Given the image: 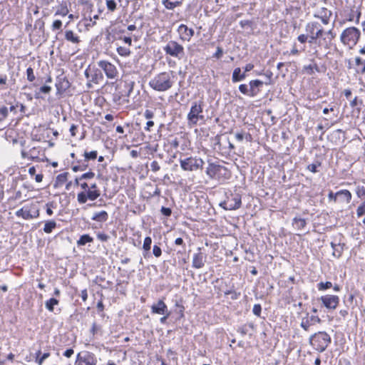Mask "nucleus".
<instances>
[{"mask_svg":"<svg viewBox=\"0 0 365 365\" xmlns=\"http://www.w3.org/2000/svg\"><path fill=\"white\" fill-rule=\"evenodd\" d=\"M205 173L210 179L217 181L219 184H225L232 177V173L227 168L212 160H207Z\"/></svg>","mask_w":365,"mask_h":365,"instance_id":"nucleus-1","label":"nucleus"},{"mask_svg":"<svg viewBox=\"0 0 365 365\" xmlns=\"http://www.w3.org/2000/svg\"><path fill=\"white\" fill-rule=\"evenodd\" d=\"M173 85L171 74L168 72L160 73L149 81V86L153 90L159 92L169 90Z\"/></svg>","mask_w":365,"mask_h":365,"instance_id":"nucleus-2","label":"nucleus"},{"mask_svg":"<svg viewBox=\"0 0 365 365\" xmlns=\"http://www.w3.org/2000/svg\"><path fill=\"white\" fill-rule=\"evenodd\" d=\"M331 341V336L326 331H318L309 337L310 345L314 349L320 353L327 349Z\"/></svg>","mask_w":365,"mask_h":365,"instance_id":"nucleus-3","label":"nucleus"},{"mask_svg":"<svg viewBox=\"0 0 365 365\" xmlns=\"http://www.w3.org/2000/svg\"><path fill=\"white\" fill-rule=\"evenodd\" d=\"M204 101L202 100L195 101L192 103L190 110L187 115V123L190 125H195L197 123L205 121L203 115Z\"/></svg>","mask_w":365,"mask_h":365,"instance_id":"nucleus-4","label":"nucleus"},{"mask_svg":"<svg viewBox=\"0 0 365 365\" xmlns=\"http://www.w3.org/2000/svg\"><path fill=\"white\" fill-rule=\"evenodd\" d=\"M225 199L219 205L225 210H235L241 207L242 197L239 193L230 192L225 194Z\"/></svg>","mask_w":365,"mask_h":365,"instance_id":"nucleus-5","label":"nucleus"},{"mask_svg":"<svg viewBox=\"0 0 365 365\" xmlns=\"http://www.w3.org/2000/svg\"><path fill=\"white\" fill-rule=\"evenodd\" d=\"M360 36L361 32L357 28L349 27L342 31L340 40L344 45H356Z\"/></svg>","mask_w":365,"mask_h":365,"instance_id":"nucleus-6","label":"nucleus"},{"mask_svg":"<svg viewBox=\"0 0 365 365\" xmlns=\"http://www.w3.org/2000/svg\"><path fill=\"white\" fill-rule=\"evenodd\" d=\"M16 216L24 220H31L36 218L39 215L38 205L36 203L27 204L18 210Z\"/></svg>","mask_w":365,"mask_h":365,"instance_id":"nucleus-7","label":"nucleus"},{"mask_svg":"<svg viewBox=\"0 0 365 365\" xmlns=\"http://www.w3.org/2000/svg\"><path fill=\"white\" fill-rule=\"evenodd\" d=\"M52 74L56 78L55 86L56 88V93L62 94L70 87L71 83L64 75L63 68H56Z\"/></svg>","mask_w":365,"mask_h":365,"instance_id":"nucleus-8","label":"nucleus"},{"mask_svg":"<svg viewBox=\"0 0 365 365\" xmlns=\"http://www.w3.org/2000/svg\"><path fill=\"white\" fill-rule=\"evenodd\" d=\"M204 163V161L200 158L192 156L180 160V167L185 171H195L199 169L202 170Z\"/></svg>","mask_w":365,"mask_h":365,"instance_id":"nucleus-9","label":"nucleus"},{"mask_svg":"<svg viewBox=\"0 0 365 365\" xmlns=\"http://www.w3.org/2000/svg\"><path fill=\"white\" fill-rule=\"evenodd\" d=\"M166 55L181 59L185 56L184 47L175 41H170L163 47Z\"/></svg>","mask_w":365,"mask_h":365,"instance_id":"nucleus-10","label":"nucleus"},{"mask_svg":"<svg viewBox=\"0 0 365 365\" xmlns=\"http://www.w3.org/2000/svg\"><path fill=\"white\" fill-rule=\"evenodd\" d=\"M97 362V358L93 353L83 351L77 354L75 365H96Z\"/></svg>","mask_w":365,"mask_h":365,"instance_id":"nucleus-11","label":"nucleus"},{"mask_svg":"<svg viewBox=\"0 0 365 365\" xmlns=\"http://www.w3.org/2000/svg\"><path fill=\"white\" fill-rule=\"evenodd\" d=\"M213 141V149L221 156L228 157L230 156V150L227 149V137H221L220 135H216Z\"/></svg>","mask_w":365,"mask_h":365,"instance_id":"nucleus-12","label":"nucleus"},{"mask_svg":"<svg viewBox=\"0 0 365 365\" xmlns=\"http://www.w3.org/2000/svg\"><path fill=\"white\" fill-rule=\"evenodd\" d=\"M98 64L108 78L114 79L117 77L118 70L115 65L108 61H100Z\"/></svg>","mask_w":365,"mask_h":365,"instance_id":"nucleus-13","label":"nucleus"},{"mask_svg":"<svg viewBox=\"0 0 365 365\" xmlns=\"http://www.w3.org/2000/svg\"><path fill=\"white\" fill-rule=\"evenodd\" d=\"M322 305L327 309H335L339 303V297L337 295L326 294L319 298Z\"/></svg>","mask_w":365,"mask_h":365,"instance_id":"nucleus-14","label":"nucleus"},{"mask_svg":"<svg viewBox=\"0 0 365 365\" xmlns=\"http://www.w3.org/2000/svg\"><path fill=\"white\" fill-rule=\"evenodd\" d=\"M207 259V255L202 252L200 247L197 248V252L195 253L192 257V266L195 269H201L204 267Z\"/></svg>","mask_w":365,"mask_h":365,"instance_id":"nucleus-15","label":"nucleus"},{"mask_svg":"<svg viewBox=\"0 0 365 365\" xmlns=\"http://www.w3.org/2000/svg\"><path fill=\"white\" fill-rule=\"evenodd\" d=\"M177 31L180 36V38L183 41H190L195 34L192 29L188 28L185 24H182L178 26Z\"/></svg>","mask_w":365,"mask_h":365,"instance_id":"nucleus-16","label":"nucleus"},{"mask_svg":"<svg viewBox=\"0 0 365 365\" xmlns=\"http://www.w3.org/2000/svg\"><path fill=\"white\" fill-rule=\"evenodd\" d=\"M321 319L318 316L312 315L309 317V313H307L306 317H303L300 324V327L304 331H309V327L315 323H320Z\"/></svg>","mask_w":365,"mask_h":365,"instance_id":"nucleus-17","label":"nucleus"},{"mask_svg":"<svg viewBox=\"0 0 365 365\" xmlns=\"http://www.w3.org/2000/svg\"><path fill=\"white\" fill-rule=\"evenodd\" d=\"M30 156L32 159H36L38 161H44L46 160V149L41 147H33L30 151Z\"/></svg>","mask_w":365,"mask_h":365,"instance_id":"nucleus-18","label":"nucleus"},{"mask_svg":"<svg viewBox=\"0 0 365 365\" xmlns=\"http://www.w3.org/2000/svg\"><path fill=\"white\" fill-rule=\"evenodd\" d=\"M264 82L259 79L252 80L249 83L250 97L257 96L261 91Z\"/></svg>","mask_w":365,"mask_h":365,"instance_id":"nucleus-19","label":"nucleus"},{"mask_svg":"<svg viewBox=\"0 0 365 365\" xmlns=\"http://www.w3.org/2000/svg\"><path fill=\"white\" fill-rule=\"evenodd\" d=\"M150 309L153 314H164L169 312L167 305L163 299H159L156 303H154Z\"/></svg>","mask_w":365,"mask_h":365,"instance_id":"nucleus-20","label":"nucleus"},{"mask_svg":"<svg viewBox=\"0 0 365 365\" xmlns=\"http://www.w3.org/2000/svg\"><path fill=\"white\" fill-rule=\"evenodd\" d=\"M46 128L43 126L35 127L31 131V138L33 140L38 142H44Z\"/></svg>","mask_w":365,"mask_h":365,"instance_id":"nucleus-21","label":"nucleus"},{"mask_svg":"<svg viewBox=\"0 0 365 365\" xmlns=\"http://www.w3.org/2000/svg\"><path fill=\"white\" fill-rule=\"evenodd\" d=\"M47 310L58 314L61 312V309L59 307V301L56 297H51L47 300Z\"/></svg>","mask_w":365,"mask_h":365,"instance_id":"nucleus-22","label":"nucleus"},{"mask_svg":"<svg viewBox=\"0 0 365 365\" xmlns=\"http://www.w3.org/2000/svg\"><path fill=\"white\" fill-rule=\"evenodd\" d=\"M332 15V12L330 10H328L327 8H322L320 11V15L314 14V17L320 19L322 22L327 25L329 23V19Z\"/></svg>","mask_w":365,"mask_h":365,"instance_id":"nucleus-23","label":"nucleus"},{"mask_svg":"<svg viewBox=\"0 0 365 365\" xmlns=\"http://www.w3.org/2000/svg\"><path fill=\"white\" fill-rule=\"evenodd\" d=\"M91 220L97 222L103 223L108 220V214L105 210L96 212L93 215Z\"/></svg>","mask_w":365,"mask_h":365,"instance_id":"nucleus-24","label":"nucleus"},{"mask_svg":"<svg viewBox=\"0 0 365 365\" xmlns=\"http://www.w3.org/2000/svg\"><path fill=\"white\" fill-rule=\"evenodd\" d=\"M182 0H162V4L168 10H174L176 7L180 6Z\"/></svg>","mask_w":365,"mask_h":365,"instance_id":"nucleus-25","label":"nucleus"},{"mask_svg":"<svg viewBox=\"0 0 365 365\" xmlns=\"http://www.w3.org/2000/svg\"><path fill=\"white\" fill-rule=\"evenodd\" d=\"M246 78V74L245 73H242L241 72V68H235L232 72V81L233 83H237V82H239V81H243L245 78Z\"/></svg>","mask_w":365,"mask_h":365,"instance_id":"nucleus-26","label":"nucleus"},{"mask_svg":"<svg viewBox=\"0 0 365 365\" xmlns=\"http://www.w3.org/2000/svg\"><path fill=\"white\" fill-rule=\"evenodd\" d=\"M65 39L72 43H78L81 41L79 36L73 33L71 30H67L65 31Z\"/></svg>","mask_w":365,"mask_h":365,"instance_id":"nucleus-27","label":"nucleus"},{"mask_svg":"<svg viewBox=\"0 0 365 365\" xmlns=\"http://www.w3.org/2000/svg\"><path fill=\"white\" fill-rule=\"evenodd\" d=\"M68 175V173L66 172L58 175L54 183V187L57 188L65 184L67 181Z\"/></svg>","mask_w":365,"mask_h":365,"instance_id":"nucleus-28","label":"nucleus"},{"mask_svg":"<svg viewBox=\"0 0 365 365\" xmlns=\"http://www.w3.org/2000/svg\"><path fill=\"white\" fill-rule=\"evenodd\" d=\"M327 36V37L322 38V40L324 43V47L326 48H329V45L331 44V41L336 37V33L334 32L333 29H330L324 33Z\"/></svg>","mask_w":365,"mask_h":365,"instance_id":"nucleus-29","label":"nucleus"},{"mask_svg":"<svg viewBox=\"0 0 365 365\" xmlns=\"http://www.w3.org/2000/svg\"><path fill=\"white\" fill-rule=\"evenodd\" d=\"M292 225L295 226L298 230H301L306 227L307 221L304 218L295 217L292 220Z\"/></svg>","mask_w":365,"mask_h":365,"instance_id":"nucleus-30","label":"nucleus"},{"mask_svg":"<svg viewBox=\"0 0 365 365\" xmlns=\"http://www.w3.org/2000/svg\"><path fill=\"white\" fill-rule=\"evenodd\" d=\"M93 238L88 234L82 235L77 241L78 246H84L87 243L93 242Z\"/></svg>","mask_w":365,"mask_h":365,"instance_id":"nucleus-31","label":"nucleus"},{"mask_svg":"<svg viewBox=\"0 0 365 365\" xmlns=\"http://www.w3.org/2000/svg\"><path fill=\"white\" fill-rule=\"evenodd\" d=\"M318 26L317 21H311L307 24L305 26V31L307 35H314L316 32V28Z\"/></svg>","mask_w":365,"mask_h":365,"instance_id":"nucleus-32","label":"nucleus"},{"mask_svg":"<svg viewBox=\"0 0 365 365\" xmlns=\"http://www.w3.org/2000/svg\"><path fill=\"white\" fill-rule=\"evenodd\" d=\"M103 79V76L100 70H96L91 76V81L94 83H100Z\"/></svg>","mask_w":365,"mask_h":365,"instance_id":"nucleus-33","label":"nucleus"},{"mask_svg":"<svg viewBox=\"0 0 365 365\" xmlns=\"http://www.w3.org/2000/svg\"><path fill=\"white\" fill-rule=\"evenodd\" d=\"M344 247H345L344 243H341V242L337 243V246L336 247V248H334V250L333 251V253H332L333 256L336 258H339L343 253Z\"/></svg>","mask_w":365,"mask_h":365,"instance_id":"nucleus-34","label":"nucleus"},{"mask_svg":"<svg viewBox=\"0 0 365 365\" xmlns=\"http://www.w3.org/2000/svg\"><path fill=\"white\" fill-rule=\"evenodd\" d=\"M86 193L88 199L91 201L96 200L101 195L100 190H91L88 189Z\"/></svg>","mask_w":365,"mask_h":365,"instance_id":"nucleus-35","label":"nucleus"},{"mask_svg":"<svg viewBox=\"0 0 365 365\" xmlns=\"http://www.w3.org/2000/svg\"><path fill=\"white\" fill-rule=\"evenodd\" d=\"M83 156H84L85 161L96 160L98 156V152L96 150H92L90 152L85 151Z\"/></svg>","mask_w":365,"mask_h":365,"instance_id":"nucleus-36","label":"nucleus"},{"mask_svg":"<svg viewBox=\"0 0 365 365\" xmlns=\"http://www.w3.org/2000/svg\"><path fill=\"white\" fill-rule=\"evenodd\" d=\"M337 194L339 196H342L347 203L351 201L352 197L351 193L348 190H341L337 192Z\"/></svg>","mask_w":365,"mask_h":365,"instance_id":"nucleus-37","label":"nucleus"},{"mask_svg":"<svg viewBox=\"0 0 365 365\" xmlns=\"http://www.w3.org/2000/svg\"><path fill=\"white\" fill-rule=\"evenodd\" d=\"M331 287H332V283L329 281H327L325 282H320L317 284V289L319 291H325Z\"/></svg>","mask_w":365,"mask_h":365,"instance_id":"nucleus-38","label":"nucleus"},{"mask_svg":"<svg viewBox=\"0 0 365 365\" xmlns=\"http://www.w3.org/2000/svg\"><path fill=\"white\" fill-rule=\"evenodd\" d=\"M248 327L253 329L254 325L252 323L244 324L238 328L237 331L241 334L242 336H245L248 333Z\"/></svg>","mask_w":365,"mask_h":365,"instance_id":"nucleus-39","label":"nucleus"},{"mask_svg":"<svg viewBox=\"0 0 365 365\" xmlns=\"http://www.w3.org/2000/svg\"><path fill=\"white\" fill-rule=\"evenodd\" d=\"M361 13L359 9H356V11L351 10V12L349 18V21H353L354 18L355 17L356 23L359 24V19L361 17Z\"/></svg>","mask_w":365,"mask_h":365,"instance_id":"nucleus-40","label":"nucleus"},{"mask_svg":"<svg viewBox=\"0 0 365 365\" xmlns=\"http://www.w3.org/2000/svg\"><path fill=\"white\" fill-rule=\"evenodd\" d=\"M117 52L120 56H128L130 54V50L128 47L119 46L117 48Z\"/></svg>","mask_w":365,"mask_h":365,"instance_id":"nucleus-41","label":"nucleus"},{"mask_svg":"<svg viewBox=\"0 0 365 365\" xmlns=\"http://www.w3.org/2000/svg\"><path fill=\"white\" fill-rule=\"evenodd\" d=\"M152 239L150 237L148 236L145 237L143 244V250L150 251L151 248Z\"/></svg>","mask_w":365,"mask_h":365,"instance_id":"nucleus-42","label":"nucleus"},{"mask_svg":"<svg viewBox=\"0 0 365 365\" xmlns=\"http://www.w3.org/2000/svg\"><path fill=\"white\" fill-rule=\"evenodd\" d=\"M321 165H322V163H321V162H320V161H319V160H316L314 163H312V164L309 165L307 166V169H308L310 172H312V173H317V172H318V170H317V168H318V167H319V166H321Z\"/></svg>","mask_w":365,"mask_h":365,"instance_id":"nucleus-43","label":"nucleus"},{"mask_svg":"<svg viewBox=\"0 0 365 365\" xmlns=\"http://www.w3.org/2000/svg\"><path fill=\"white\" fill-rule=\"evenodd\" d=\"M88 197H86V192H80L79 193H78L77 195V200L78 202L80 203V204H84L87 202L88 200Z\"/></svg>","mask_w":365,"mask_h":365,"instance_id":"nucleus-44","label":"nucleus"},{"mask_svg":"<svg viewBox=\"0 0 365 365\" xmlns=\"http://www.w3.org/2000/svg\"><path fill=\"white\" fill-rule=\"evenodd\" d=\"M356 194L358 197L362 199L365 197V187L364 186H357L356 187Z\"/></svg>","mask_w":365,"mask_h":365,"instance_id":"nucleus-45","label":"nucleus"},{"mask_svg":"<svg viewBox=\"0 0 365 365\" xmlns=\"http://www.w3.org/2000/svg\"><path fill=\"white\" fill-rule=\"evenodd\" d=\"M8 82V77L6 74L0 75V90L6 89Z\"/></svg>","mask_w":365,"mask_h":365,"instance_id":"nucleus-46","label":"nucleus"},{"mask_svg":"<svg viewBox=\"0 0 365 365\" xmlns=\"http://www.w3.org/2000/svg\"><path fill=\"white\" fill-rule=\"evenodd\" d=\"M22 198V194H21V192L20 190H18V191H15L14 194L13 196L10 197L8 200L9 201H22L21 200Z\"/></svg>","mask_w":365,"mask_h":365,"instance_id":"nucleus-47","label":"nucleus"},{"mask_svg":"<svg viewBox=\"0 0 365 365\" xmlns=\"http://www.w3.org/2000/svg\"><path fill=\"white\" fill-rule=\"evenodd\" d=\"M239 91L244 95L248 96L250 97V88L247 84H240L239 86Z\"/></svg>","mask_w":365,"mask_h":365,"instance_id":"nucleus-48","label":"nucleus"},{"mask_svg":"<svg viewBox=\"0 0 365 365\" xmlns=\"http://www.w3.org/2000/svg\"><path fill=\"white\" fill-rule=\"evenodd\" d=\"M365 215V202L364 201L358 207L356 210V215L360 217Z\"/></svg>","mask_w":365,"mask_h":365,"instance_id":"nucleus-49","label":"nucleus"},{"mask_svg":"<svg viewBox=\"0 0 365 365\" xmlns=\"http://www.w3.org/2000/svg\"><path fill=\"white\" fill-rule=\"evenodd\" d=\"M95 176V173L90 170L87 173H85L83 174H82L80 177H79V179H81V180H90V179H92Z\"/></svg>","mask_w":365,"mask_h":365,"instance_id":"nucleus-50","label":"nucleus"},{"mask_svg":"<svg viewBox=\"0 0 365 365\" xmlns=\"http://www.w3.org/2000/svg\"><path fill=\"white\" fill-rule=\"evenodd\" d=\"M106 6L109 11H113L116 9V2L115 0H107Z\"/></svg>","mask_w":365,"mask_h":365,"instance_id":"nucleus-51","label":"nucleus"},{"mask_svg":"<svg viewBox=\"0 0 365 365\" xmlns=\"http://www.w3.org/2000/svg\"><path fill=\"white\" fill-rule=\"evenodd\" d=\"M26 76H27V79L29 81H34L35 80V75L34 73V70L31 67H29L26 69Z\"/></svg>","mask_w":365,"mask_h":365,"instance_id":"nucleus-52","label":"nucleus"},{"mask_svg":"<svg viewBox=\"0 0 365 365\" xmlns=\"http://www.w3.org/2000/svg\"><path fill=\"white\" fill-rule=\"evenodd\" d=\"M88 161H85V159L83 160H78L76 161V163H78L80 165L81 171H84L87 170L88 168Z\"/></svg>","mask_w":365,"mask_h":365,"instance_id":"nucleus-53","label":"nucleus"},{"mask_svg":"<svg viewBox=\"0 0 365 365\" xmlns=\"http://www.w3.org/2000/svg\"><path fill=\"white\" fill-rule=\"evenodd\" d=\"M153 254L155 257H160L162 255L161 248L158 245H154L153 247Z\"/></svg>","mask_w":365,"mask_h":365,"instance_id":"nucleus-54","label":"nucleus"},{"mask_svg":"<svg viewBox=\"0 0 365 365\" xmlns=\"http://www.w3.org/2000/svg\"><path fill=\"white\" fill-rule=\"evenodd\" d=\"M252 312L257 317H260L262 312L261 305L259 304H255L252 309Z\"/></svg>","mask_w":365,"mask_h":365,"instance_id":"nucleus-55","label":"nucleus"},{"mask_svg":"<svg viewBox=\"0 0 365 365\" xmlns=\"http://www.w3.org/2000/svg\"><path fill=\"white\" fill-rule=\"evenodd\" d=\"M325 32H324V30L322 27V26L320 25V24L318 22V26L317 28H316V32H315V36L316 37H317L318 38H322V35L324 34Z\"/></svg>","mask_w":365,"mask_h":365,"instance_id":"nucleus-56","label":"nucleus"},{"mask_svg":"<svg viewBox=\"0 0 365 365\" xmlns=\"http://www.w3.org/2000/svg\"><path fill=\"white\" fill-rule=\"evenodd\" d=\"M56 227V222L54 220H47V233H50Z\"/></svg>","mask_w":365,"mask_h":365,"instance_id":"nucleus-57","label":"nucleus"},{"mask_svg":"<svg viewBox=\"0 0 365 365\" xmlns=\"http://www.w3.org/2000/svg\"><path fill=\"white\" fill-rule=\"evenodd\" d=\"M8 115V108L6 106L0 107V121L4 120Z\"/></svg>","mask_w":365,"mask_h":365,"instance_id":"nucleus-58","label":"nucleus"},{"mask_svg":"<svg viewBox=\"0 0 365 365\" xmlns=\"http://www.w3.org/2000/svg\"><path fill=\"white\" fill-rule=\"evenodd\" d=\"M175 306L179 308L178 317L177 318V319H180L183 318L185 316L184 315L185 307L183 305L180 304L178 302L175 304Z\"/></svg>","mask_w":365,"mask_h":365,"instance_id":"nucleus-59","label":"nucleus"},{"mask_svg":"<svg viewBox=\"0 0 365 365\" xmlns=\"http://www.w3.org/2000/svg\"><path fill=\"white\" fill-rule=\"evenodd\" d=\"M223 54V49L220 46H217L216 51L212 55V58L220 59Z\"/></svg>","mask_w":365,"mask_h":365,"instance_id":"nucleus-60","label":"nucleus"},{"mask_svg":"<svg viewBox=\"0 0 365 365\" xmlns=\"http://www.w3.org/2000/svg\"><path fill=\"white\" fill-rule=\"evenodd\" d=\"M42 93L43 94H45L46 93V85H43L42 86L40 89H39V91L38 92H36L35 93V98H43V96H42Z\"/></svg>","mask_w":365,"mask_h":365,"instance_id":"nucleus-61","label":"nucleus"},{"mask_svg":"<svg viewBox=\"0 0 365 365\" xmlns=\"http://www.w3.org/2000/svg\"><path fill=\"white\" fill-rule=\"evenodd\" d=\"M160 212L165 217H170L172 214V210L170 207H162Z\"/></svg>","mask_w":365,"mask_h":365,"instance_id":"nucleus-62","label":"nucleus"},{"mask_svg":"<svg viewBox=\"0 0 365 365\" xmlns=\"http://www.w3.org/2000/svg\"><path fill=\"white\" fill-rule=\"evenodd\" d=\"M97 238L101 242H107L110 237L106 233L98 232L97 234Z\"/></svg>","mask_w":365,"mask_h":365,"instance_id":"nucleus-63","label":"nucleus"},{"mask_svg":"<svg viewBox=\"0 0 365 365\" xmlns=\"http://www.w3.org/2000/svg\"><path fill=\"white\" fill-rule=\"evenodd\" d=\"M150 168L153 172L156 173L160 170V166L157 161L154 160L150 163Z\"/></svg>","mask_w":365,"mask_h":365,"instance_id":"nucleus-64","label":"nucleus"}]
</instances>
